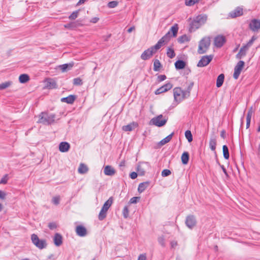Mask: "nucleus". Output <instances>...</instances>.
Segmentation results:
<instances>
[{
	"instance_id": "obj_64",
	"label": "nucleus",
	"mask_w": 260,
	"mask_h": 260,
	"mask_svg": "<svg viewBox=\"0 0 260 260\" xmlns=\"http://www.w3.org/2000/svg\"><path fill=\"white\" fill-rule=\"evenodd\" d=\"M134 29H135V27L134 26L131 27L130 28H129L127 29V32L130 33V32H131Z\"/></svg>"
},
{
	"instance_id": "obj_12",
	"label": "nucleus",
	"mask_w": 260,
	"mask_h": 260,
	"mask_svg": "<svg viewBox=\"0 0 260 260\" xmlns=\"http://www.w3.org/2000/svg\"><path fill=\"white\" fill-rule=\"evenodd\" d=\"M178 26L177 24H174L173 26L171 27L170 30L164 36H166L168 35V40L167 43L170 40L172 36L176 37L178 31Z\"/></svg>"
},
{
	"instance_id": "obj_43",
	"label": "nucleus",
	"mask_w": 260,
	"mask_h": 260,
	"mask_svg": "<svg viewBox=\"0 0 260 260\" xmlns=\"http://www.w3.org/2000/svg\"><path fill=\"white\" fill-rule=\"evenodd\" d=\"M253 113V110L252 109V107H251L248 111L247 116H246V120H251V117L252 116V114Z\"/></svg>"
},
{
	"instance_id": "obj_57",
	"label": "nucleus",
	"mask_w": 260,
	"mask_h": 260,
	"mask_svg": "<svg viewBox=\"0 0 260 260\" xmlns=\"http://www.w3.org/2000/svg\"><path fill=\"white\" fill-rule=\"evenodd\" d=\"M6 196V193L4 191L0 190V199L4 200L5 199Z\"/></svg>"
},
{
	"instance_id": "obj_19",
	"label": "nucleus",
	"mask_w": 260,
	"mask_h": 260,
	"mask_svg": "<svg viewBox=\"0 0 260 260\" xmlns=\"http://www.w3.org/2000/svg\"><path fill=\"white\" fill-rule=\"evenodd\" d=\"M76 232L77 235L80 237H84L87 235V230L86 228L82 225L77 226Z\"/></svg>"
},
{
	"instance_id": "obj_44",
	"label": "nucleus",
	"mask_w": 260,
	"mask_h": 260,
	"mask_svg": "<svg viewBox=\"0 0 260 260\" xmlns=\"http://www.w3.org/2000/svg\"><path fill=\"white\" fill-rule=\"evenodd\" d=\"M122 213H123V217L125 218H127L128 217V214H129V210L127 206H125L124 207Z\"/></svg>"
},
{
	"instance_id": "obj_59",
	"label": "nucleus",
	"mask_w": 260,
	"mask_h": 260,
	"mask_svg": "<svg viewBox=\"0 0 260 260\" xmlns=\"http://www.w3.org/2000/svg\"><path fill=\"white\" fill-rule=\"evenodd\" d=\"M99 20V18L94 17L91 19V20H90V22L92 23H95L98 21Z\"/></svg>"
},
{
	"instance_id": "obj_46",
	"label": "nucleus",
	"mask_w": 260,
	"mask_h": 260,
	"mask_svg": "<svg viewBox=\"0 0 260 260\" xmlns=\"http://www.w3.org/2000/svg\"><path fill=\"white\" fill-rule=\"evenodd\" d=\"M171 174L170 170L168 169H165L161 172V176L162 177H167L169 176Z\"/></svg>"
},
{
	"instance_id": "obj_56",
	"label": "nucleus",
	"mask_w": 260,
	"mask_h": 260,
	"mask_svg": "<svg viewBox=\"0 0 260 260\" xmlns=\"http://www.w3.org/2000/svg\"><path fill=\"white\" fill-rule=\"evenodd\" d=\"M48 226L51 230H53L56 228V224L55 223L51 222L49 224Z\"/></svg>"
},
{
	"instance_id": "obj_52",
	"label": "nucleus",
	"mask_w": 260,
	"mask_h": 260,
	"mask_svg": "<svg viewBox=\"0 0 260 260\" xmlns=\"http://www.w3.org/2000/svg\"><path fill=\"white\" fill-rule=\"evenodd\" d=\"M256 37L254 36H252L251 39L247 43V44H248V46H250L251 47L254 41L256 40Z\"/></svg>"
},
{
	"instance_id": "obj_35",
	"label": "nucleus",
	"mask_w": 260,
	"mask_h": 260,
	"mask_svg": "<svg viewBox=\"0 0 260 260\" xmlns=\"http://www.w3.org/2000/svg\"><path fill=\"white\" fill-rule=\"evenodd\" d=\"M167 56L170 58H173L175 56V53L173 49L168 48L167 52Z\"/></svg>"
},
{
	"instance_id": "obj_23",
	"label": "nucleus",
	"mask_w": 260,
	"mask_h": 260,
	"mask_svg": "<svg viewBox=\"0 0 260 260\" xmlns=\"http://www.w3.org/2000/svg\"><path fill=\"white\" fill-rule=\"evenodd\" d=\"M76 100V96L73 95H70L66 98H63L61 99L62 102L67 103L68 104H73Z\"/></svg>"
},
{
	"instance_id": "obj_29",
	"label": "nucleus",
	"mask_w": 260,
	"mask_h": 260,
	"mask_svg": "<svg viewBox=\"0 0 260 260\" xmlns=\"http://www.w3.org/2000/svg\"><path fill=\"white\" fill-rule=\"evenodd\" d=\"M189 160V154L187 152H184L181 156V161L183 164L186 165Z\"/></svg>"
},
{
	"instance_id": "obj_1",
	"label": "nucleus",
	"mask_w": 260,
	"mask_h": 260,
	"mask_svg": "<svg viewBox=\"0 0 260 260\" xmlns=\"http://www.w3.org/2000/svg\"><path fill=\"white\" fill-rule=\"evenodd\" d=\"M168 40V35L162 37L156 45L144 51L141 54V58L145 60L149 59L161 47L167 43Z\"/></svg>"
},
{
	"instance_id": "obj_25",
	"label": "nucleus",
	"mask_w": 260,
	"mask_h": 260,
	"mask_svg": "<svg viewBox=\"0 0 260 260\" xmlns=\"http://www.w3.org/2000/svg\"><path fill=\"white\" fill-rule=\"evenodd\" d=\"M137 124L134 122L131 123L127 125L123 126L122 129L125 132L132 131L134 127H136Z\"/></svg>"
},
{
	"instance_id": "obj_60",
	"label": "nucleus",
	"mask_w": 260,
	"mask_h": 260,
	"mask_svg": "<svg viewBox=\"0 0 260 260\" xmlns=\"http://www.w3.org/2000/svg\"><path fill=\"white\" fill-rule=\"evenodd\" d=\"M171 245L172 248H174L177 246V243L176 241H173L171 242Z\"/></svg>"
},
{
	"instance_id": "obj_51",
	"label": "nucleus",
	"mask_w": 260,
	"mask_h": 260,
	"mask_svg": "<svg viewBox=\"0 0 260 260\" xmlns=\"http://www.w3.org/2000/svg\"><path fill=\"white\" fill-rule=\"evenodd\" d=\"M158 241L159 243L162 246H165V238H164V236H160V237H158Z\"/></svg>"
},
{
	"instance_id": "obj_61",
	"label": "nucleus",
	"mask_w": 260,
	"mask_h": 260,
	"mask_svg": "<svg viewBox=\"0 0 260 260\" xmlns=\"http://www.w3.org/2000/svg\"><path fill=\"white\" fill-rule=\"evenodd\" d=\"M221 168H222V170L223 172V173H224V174L226 176H228V174L227 173V172H226V170L225 169V168L223 166H221Z\"/></svg>"
},
{
	"instance_id": "obj_4",
	"label": "nucleus",
	"mask_w": 260,
	"mask_h": 260,
	"mask_svg": "<svg viewBox=\"0 0 260 260\" xmlns=\"http://www.w3.org/2000/svg\"><path fill=\"white\" fill-rule=\"evenodd\" d=\"M37 117L38 118V123L49 125L54 121L55 115L54 114H48L46 112H42Z\"/></svg>"
},
{
	"instance_id": "obj_58",
	"label": "nucleus",
	"mask_w": 260,
	"mask_h": 260,
	"mask_svg": "<svg viewBox=\"0 0 260 260\" xmlns=\"http://www.w3.org/2000/svg\"><path fill=\"white\" fill-rule=\"evenodd\" d=\"M137 176H138V174L137 173H136V172H132L130 174V177L133 179H134L136 178Z\"/></svg>"
},
{
	"instance_id": "obj_55",
	"label": "nucleus",
	"mask_w": 260,
	"mask_h": 260,
	"mask_svg": "<svg viewBox=\"0 0 260 260\" xmlns=\"http://www.w3.org/2000/svg\"><path fill=\"white\" fill-rule=\"evenodd\" d=\"M138 260H146V254H140L138 257Z\"/></svg>"
},
{
	"instance_id": "obj_38",
	"label": "nucleus",
	"mask_w": 260,
	"mask_h": 260,
	"mask_svg": "<svg viewBox=\"0 0 260 260\" xmlns=\"http://www.w3.org/2000/svg\"><path fill=\"white\" fill-rule=\"evenodd\" d=\"M200 1V0H185V4L187 6H192Z\"/></svg>"
},
{
	"instance_id": "obj_13",
	"label": "nucleus",
	"mask_w": 260,
	"mask_h": 260,
	"mask_svg": "<svg viewBox=\"0 0 260 260\" xmlns=\"http://www.w3.org/2000/svg\"><path fill=\"white\" fill-rule=\"evenodd\" d=\"M196 219L193 215H189L186 217L185 224L190 229H192L194 228L196 226Z\"/></svg>"
},
{
	"instance_id": "obj_32",
	"label": "nucleus",
	"mask_w": 260,
	"mask_h": 260,
	"mask_svg": "<svg viewBox=\"0 0 260 260\" xmlns=\"http://www.w3.org/2000/svg\"><path fill=\"white\" fill-rule=\"evenodd\" d=\"M107 211V210H106L102 208V209L101 210V211L100 212L98 216V218L100 220H103L106 218Z\"/></svg>"
},
{
	"instance_id": "obj_39",
	"label": "nucleus",
	"mask_w": 260,
	"mask_h": 260,
	"mask_svg": "<svg viewBox=\"0 0 260 260\" xmlns=\"http://www.w3.org/2000/svg\"><path fill=\"white\" fill-rule=\"evenodd\" d=\"M185 136L189 142L192 141V136L190 131L187 130L185 133Z\"/></svg>"
},
{
	"instance_id": "obj_54",
	"label": "nucleus",
	"mask_w": 260,
	"mask_h": 260,
	"mask_svg": "<svg viewBox=\"0 0 260 260\" xmlns=\"http://www.w3.org/2000/svg\"><path fill=\"white\" fill-rule=\"evenodd\" d=\"M224 75L223 74H220L217 78L216 81H224Z\"/></svg>"
},
{
	"instance_id": "obj_20",
	"label": "nucleus",
	"mask_w": 260,
	"mask_h": 260,
	"mask_svg": "<svg viewBox=\"0 0 260 260\" xmlns=\"http://www.w3.org/2000/svg\"><path fill=\"white\" fill-rule=\"evenodd\" d=\"M104 173L107 176H113L116 173V171L111 166H106L104 169Z\"/></svg>"
},
{
	"instance_id": "obj_2",
	"label": "nucleus",
	"mask_w": 260,
	"mask_h": 260,
	"mask_svg": "<svg viewBox=\"0 0 260 260\" xmlns=\"http://www.w3.org/2000/svg\"><path fill=\"white\" fill-rule=\"evenodd\" d=\"M193 86V83H190L188 86V89H182L180 87H176L174 89V97L175 100L178 103L180 102L188 96L189 95V90Z\"/></svg>"
},
{
	"instance_id": "obj_15",
	"label": "nucleus",
	"mask_w": 260,
	"mask_h": 260,
	"mask_svg": "<svg viewBox=\"0 0 260 260\" xmlns=\"http://www.w3.org/2000/svg\"><path fill=\"white\" fill-rule=\"evenodd\" d=\"M250 47V46H248L247 44L244 45L240 49L239 53L236 55V58L237 59H241L245 56Z\"/></svg>"
},
{
	"instance_id": "obj_17",
	"label": "nucleus",
	"mask_w": 260,
	"mask_h": 260,
	"mask_svg": "<svg viewBox=\"0 0 260 260\" xmlns=\"http://www.w3.org/2000/svg\"><path fill=\"white\" fill-rule=\"evenodd\" d=\"M243 13V9L240 7H237L229 13V16L232 18H234L242 16Z\"/></svg>"
},
{
	"instance_id": "obj_42",
	"label": "nucleus",
	"mask_w": 260,
	"mask_h": 260,
	"mask_svg": "<svg viewBox=\"0 0 260 260\" xmlns=\"http://www.w3.org/2000/svg\"><path fill=\"white\" fill-rule=\"evenodd\" d=\"M78 11L73 12L69 17V18L71 20H75L77 18L78 16Z\"/></svg>"
},
{
	"instance_id": "obj_50",
	"label": "nucleus",
	"mask_w": 260,
	"mask_h": 260,
	"mask_svg": "<svg viewBox=\"0 0 260 260\" xmlns=\"http://www.w3.org/2000/svg\"><path fill=\"white\" fill-rule=\"evenodd\" d=\"M8 180V175H5L1 180L0 184H6Z\"/></svg>"
},
{
	"instance_id": "obj_9",
	"label": "nucleus",
	"mask_w": 260,
	"mask_h": 260,
	"mask_svg": "<svg viewBox=\"0 0 260 260\" xmlns=\"http://www.w3.org/2000/svg\"><path fill=\"white\" fill-rule=\"evenodd\" d=\"M244 66V62L243 61H239L237 65L235 66L234 69V73L233 75L234 78L235 80H237Z\"/></svg>"
},
{
	"instance_id": "obj_11",
	"label": "nucleus",
	"mask_w": 260,
	"mask_h": 260,
	"mask_svg": "<svg viewBox=\"0 0 260 260\" xmlns=\"http://www.w3.org/2000/svg\"><path fill=\"white\" fill-rule=\"evenodd\" d=\"M213 56L212 55L204 56L202 57L198 63L199 67H205L208 65L212 60Z\"/></svg>"
},
{
	"instance_id": "obj_8",
	"label": "nucleus",
	"mask_w": 260,
	"mask_h": 260,
	"mask_svg": "<svg viewBox=\"0 0 260 260\" xmlns=\"http://www.w3.org/2000/svg\"><path fill=\"white\" fill-rule=\"evenodd\" d=\"M149 164L147 162H140L137 167L138 173L139 175H144L145 172L149 170Z\"/></svg>"
},
{
	"instance_id": "obj_21",
	"label": "nucleus",
	"mask_w": 260,
	"mask_h": 260,
	"mask_svg": "<svg viewBox=\"0 0 260 260\" xmlns=\"http://www.w3.org/2000/svg\"><path fill=\"white\" fill-rule=\"evenodd\" d=\"M70 148V145L66 142H62L59 144V149L62 152H67Z\"/></svg>"
},
{
	"instance_id": "obj_3",
	"label": "nucleus",
	"mask_w": 260,
	"mask_h": 260,
	"mask_svg": "<svg viewBox=\"0 0 260 260\" xmlns=\"http://www.w3.org/2000/svg\"><path fill=\"white\" fill-rule=\"evenodd\" d=\"M207 20V16L205 14L197 16L190 24V31H194L201 25L205 23Z\"/></svg>"
},
{
	"instance_id": "obj_22",
	"label": "nucleus",
	"mask_w": 260,
	"mask_h": 260,
	"mask_svg": "<svg viewBox=\"0 0 260 260\" xmlns=\"http://www.w3.org/2000/svg\"><path fill=\"white\" fill-rule=\"evenodd\" d=\"M53 241L56 246H59L62 243V237L60 234L56 233L54 237Z\"/></svg>"
},
{
	"instance_id": "obj_18",
	"label": "nucleus",
	"mask_w": 260,
	"mask_h": 260,
	"mask_svg": "<svg viewBox=\"0 0 260 260\" xmlns=\"http://www.w3.org/2000/svg\"><path fill=\"white\" fill-rule=\"evenodd\" d=\"M172 85L170 82H168L164 86H162L159 88L157 89L155 91V93L156 94H159L164 92H166L168 90L170 89L171 88H172Z\"/></svg>"
},
{
	"instance_id": "obj_24",
	"label": "nucleus",
	"mask_w": 260,
	"mask_h": 260,
	"mask_svg": "<svg viewBox=\"0 0 260 260\" xmlns=\"http://www.w3.org/2000/svg\"><path fill=\"white\" fill-rule=\"evenodd\" d=\"M88 170V168L86 165L81 163L78 168V172L80 174H84L87 173Z\"/></svg>"
},
{
	"instance_id": "obj_7",
	"label": "nucleus",
	"mask_w": 260,
	"mask_h": 260,
	"mask_svg": "<svg viewBox=\"0 0 260 260\" xmlns=\"http://www.w3.org/2000/svg\"><path fill=\"white\" fill-rule=\"evenodd\" d=\"M167 121V119L163 118V116L160 114L158 116L155 117L151 119L150 121V124L154 125L158 127H161L166 124Z\"/></svg>"
},
{
	"instance_id": "obj_14",
	"label": "nucleus",
	"mask_w": 260,
	"mask_h": 260,
	"mask_svg": "<svg viewBox=\"0 0 260 260\" xmlns=\"http://www.w3.org/2000/svg\"><path fill=\"white\" fill-rule=\"evenodd\" d=\"M73 66L74 63L70 62L69 63H66L58 66L56 67L55 69L58 71H61V72L64 73L71 70Z\"/></svg>"
},
{
	"instance_id": "obj_31",
	"label": "nucleus",
	"mask_w": 260,
	"mask_h": 260,
	"mask_svg": "<svg viewBox=\"0 0 260 260\" xmlns=\"http://www.w3.org/2000/svg\"><path fill=\"white\" fill-rule=\"evenodd\" d=\"M175 65L177 69H182L185 67V63L182 60H179L175 62Z\"/></svg>"
},
{
	"instance_id": "obj_41",
	"label": "nucleus",
	"mask_w": 260,
	"mask_h": 260,
	"mask_svg": "<svg viewBox=\"0 0 260 260\" xmlns=\"http://www.w3.org/2000/svg\"><path fill=\"white\" fill-rule=\"evenodd\" d=\"M45 87L48 89L55 88L56 87V82H47V84Z\"/></svg>"
},
{
	"instance_id": "obj_28",
	"label": "nucleus",
	"mask_w": 260,
	"mask_h": 260,
	"mask_svg": "<svg viewBox=\"0 0 260 260\" xmlns=\"http://www.w3.org/2000/svg\"><path fill=\"white\" fill-rule=\"evenodd\" d=\"M216 146V140L215 137H212L209 142V146L212 151H215Z\"/></svg>"
},
{
	"instance_id": "obj_47",
	"label": "nucleus",
	"mask_w": 260,
	"mask_h": 260,
	"mask_svg": "<svg viewBox=\"0 0 260 260\" xmlns=\"http://www.w3.org/2000/svg\"><path fill=\"white\" fill-rule=\"evenodd\" d=\"M52 201L54 205H57L60 202V197L59 196L54 197L52 198Z\"/></svg>"
},
{
	"instance_id": "obj_63",
	"label": "nucleus",
	"mask_w": 260,
	"mask_h": 260,
	"mask_svg": "<svg viewBox=\"0 0 260 260\" xmlns=\"http://www.w3.org/2000/svg\"><path fill=\"white\" fill-rule=\"evenodd\" d=\"M87 0H79V1L77 3V5H80L82 4H84Z\"/></svg>"
},
{
	"instance_id": "obj_33",
	"label": "nucleus",
	"mask_w": 260,
	"mask_h": 260,
	"mask_svg": "<svg viewBox=\"0 0 260 260\" xmlns=\"http://www.w3.org/2000/svg\"><path fill=\"white\" fill-rule=\"evenodd\" d=\"M148 183H147V182H143V183H140L138 187V191L139 192H142L146 189V188L148 187Z\"/></svg>"
},
{
	"instance_id": "obj_37",
	"label": "nucleus",
	"mask_w": 260,
	"mask_h": 260,
	"mask_svg": "<svg viewBox=\"0 0 260 260\" xmlns=\"http://www.w3.org/2000/svg\"><path fill=\"white\" fill-rule=\"evenodd\" d=\"M223 149V153L224 157L225 159H229V149L228 147L226 145H223L222 147Z\"/></svg>"
},
{
	"instance_id": "obj_27",
	"label": "nucleus",
	"mask_w": 260,
	"mask_h": 260,
	"mask_svg": "<svg viewBox=\"0 0 260 260\" xmlns=\"http://www.w3.org/2000/svg\"><path fill=\"white\" fill-rule=\"evenodd\" d=\"M113 199L112 197L109 198V199L104 203L103 208L106 210H108L111 206L113 203Z\"/></svg>"
},
{
	"instance_id": "obj_45",
	"label": "nucleus",
	"mask_w": 260,
	"mask_h": 260,
	"mask_svg": "<svg viewBox=\"0 0 260 260\" xmlns=\"http://www.w3.org/2000/svg\"><path fill=\"white\" fill-rule=\"evenodd\" d=\"M118 4L117 1H112L108 4V7L110 8H114L118 5Z\"/></svg>"
},
{
	"instance_id": "obj_30",
	"label": "nucleus",
	"mask_w": 260,
	"mask_h": 260,
	"mask_svg": "<svg viewBox=\"0 0 260 260\" xmlns=\"http://www.w3.org/2000/svg\"><path fill=\"white\" fill-rule=\"evenodd\" d=\"M81 25L80 23L78 21L73 22L64 25V27L68 28L73 29Z\"/></svg>"
},
{
	"instance_id": "obj_62",
	"label": "nucleus",
	"mask_w": 260,
	"mask_h": 260,
	"mask_svg": "<svg viewBox=\"0 0 260 260\" xmlns=\"http://www.w3.org/2000/svg\"><path fill=\"white\" fill-rule=\"evenodd\" d=\"M220 136L223 139L225 138V132L224 130H223V131H222L221 132Z\"/></svg>"
},
{
	"instance_id": "obj_10",
	"label": "nucleus",
	"mask_w": 260,
	"mask_h": 260,
	"mask_svg": "<svg viewBox=\"0 0 260 260\" xmlns=\"http://www.w3.org/2000/svg\"><path fill=\"white\" fill-rule=\"evenodd\" d=\"M249 28L253 31H258L260 29V20L253 19L249 25Z\"/></svg>"
},
{
	"instance_id": "obj_26",
	"label": "nucleus",
	"mask_w": 260,
	"mask_h": 260,
	"mask_svg": "<svg viewBox=\"0 0 260 260\" xmlns=\"http://www.w3.org/2000/svg\"><path fill=\"white\" fill-rule=\"evenodd\" d=\"M173 135H174V133H172V134H171L170 135H169V136L166 137L165 138L163 139L162 140H161L159 142V144L160 146H162V145L167 144V143L171 141V140L172 139Z\"/></svg>"
},
{
	"instance_id": "obj_53",
	"label": "nucleus",
	"mask_w": 260,
	"mask_h": 260,
	"mask_svg": "<svg viewBox=\"0 0 260 260\" xmlns=\"http://www.w3.org/2000/svg\"><path fill=\"white\" fill-rule=\"evenodd\" d=\"M166 79V76L165 75H160L157 76L158 81H163Z\"/></svg>"
},
{
	"instance_id": "obj_16",
	"label": "nucleus",
	"mask_w": 260,
	"mask_h": 260,
	"mask_svg": "<svg viewBox=\"0 0 260 260\" xmlns=\"http://www.w3.org/2000/svg\"><path fill=\"white\" fill-rule=\"evenodd\" d=\"M225 42V38L223 36L219 35L214 39V45L218 48L221 47Z\"/></svg>"
},
{
	"instance_id": "obj_36",
	"label": "nucleus",
	"mask_w": 260,
	"mask_h": 260,
	"mask_svg": "<svg viewBox=\"0 0 260 260\" xmlns=\"http://www.w3.org/2000/svg\"><path fill=\"white\" fill-rule=\"evenodd\" d=\"M29 77L27 74H21L19 77V81H28Z\"/></svg>"
},
{
	"instance_id": "obj_5",
	"label": "nucleus",
	"mask_w": 260,
	"mask_h": 260,
	"mask_svg": "<svg viewBox=\"0 0 260 260\" xmlns=\"http://www.w3.org/2000/svg\"><path fill=\"white\" fill-rule=\"evenodd\" d=\"M210 38L204 37L199 42L198 52L199 54H203L207 52L210 45Z\"/></svg>"
},
{
	"instance_id": "obj_49",
	"label": "nucleus",
	"mask_w": 260,
	"mask_h": 260,
	"mask_svg": "<svg viewBox=\"0 0 260 260\" xmlns=\"http://www.w3.org/2000/svg\"><path fill=\"white\" fill-rule=\"evenodd\" d=\"M140 198L138 197H133L129 201L130 204H136L137 203L139 200Z\"/></svg>"
},
{
	"instance_id": "obj_34",
	"label": "nucleus",
	"mask_w": 260,
	"mask_h": 260,
	"mask_svg": "<svg viewBox=\"0 0 260 260\" xmlns=\"http://www.w3.org/2000/svg\"><path fill=\"white\" fill-rule=\"evenodd\" d=\"M189 38L186 35L179 37L178 39V41L180 43H184L185 42H188Z\"/></svg>"
},
{
	"instance_id": "obj_48",
	"label": "nucleus",
	"mask_w": 260,
	"mask_h": 260,
	"mask_svg": "<svg viewBox=\"0 0 260 260\" xmlns=\"http://www.w3.org/2000/svg\"><path fill=\"white\" fill-rule=\"evenodd\" d=\"M10 86V82H5L0 84V90L4 89Z\"/></svg>"
},
{
	"instance_id": "obj_40",
	"label": "nucleus",
	"mask_w": 260,
	"mask_h": 260,
	"mask_svg": "<svg viewBox=\"0 0 260 260\" xmlns=\"http://www.w3.org/2000/svg\"><path fill=\"white\" fill-rule=\"evenodd\" d=\"M161 64L159 61L157 59H156L154 62V68L153 69L154 71H158L160 68Z\"/></svg>"
},
{
	"instance_id": "obj_6",
	"label": "nucleus",
	"mask_w": 260,
	"mask_h": 260,
	"mask_svg": "<svg viewBox=\"0 0 260 260\" xmlns=\"http://www.w3.org/2000/svg\"><path fill=\"white\" fill-rule=\"evenodd\" d=\"M31 239L33 244L40 249L45 248L47 246L46 241L39 239L38 236L35 234L31 235Z\"/></svg>"
}]
</instances>
